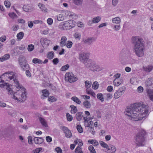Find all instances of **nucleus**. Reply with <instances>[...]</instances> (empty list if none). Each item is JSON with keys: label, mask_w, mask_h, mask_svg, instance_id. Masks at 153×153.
Instances as JSON below:
<instances>
[{"label": "nucleus", "mask_w": 153, "mask_h": 153, "mask_svg": "<svg viewBox=\"0 0 153 153\" xmlns=\"http://www.w3.org/2000/svg\"><path fill=\"white\" fill-rule=\"evenodd\" d=\"M10 55L9 54H6L0 58V61L4 62L8 59L10 58Z\"/></svg>", "instance_id": "28"}, {"label": "nucleus", "mask_w": 153, "mask_h": 153, "mask_svg": "<svg viewBox=\"0 0 153 153\" xmlns=\"http://www.w3.org/2000/svg\"><path fill=\"white\" fill-rule=\"evenodd\" d=\"M117 150V148L115 146L113 145H110L107 150V153H114Z\"/></svg>", "instance_id": "17"}, {"label": "nucleus", "mask_w": 153, "mask_h": 153, "mask_svg": "<svg viewBox=\"0 0 153 153\" xmlns=\"http://www.w3.org/2000/svg\"><path fill=\"white\" fill-rule=\"evenodd\" d=\"M75 152L77 153H83L82 148L79 146H77L75 150Z\"/></svg>", "instance_id": "57"}, {"label": "nucleus", "mask_w": 153, "mask_h": 153, "mask_svg": "<svg viewBox=\"0 0 153 153\" xmlns=\"http://www.w3.org/2000/svg\"><path fill=\"white\" fill-rule=\"evenodd\" d=\"M69 68V65L68 64H67L65 65L62 66L60 69V70L62 71H65L67 70Z\"/></svg>", "instance_id": "53"}, {"label": "nucleus", "mask_w": 153, "mask_h": 153, "mask_svg": "<svg viewBox=\"0 0 153 153\" xmlns=\"http://www.w3.org/2000/svg\"><path fill=\"white\" fill-rule=\"evenodd\" d=\"M83 0H73L74 3L77 5H80L82 4Z\"/></svg>", "instance_id": "51"}, {"label": "nucleus", "mask_w": 153, "mask_h": 153, "mask_svg": "<svg viewBox=\"0 0 153 153\" xmlns=\"http://www.w3.org/2000/svg\"><path fill=\"white\" fill-rule=\"evenodd\" d=\"M33 23L35 24H42L43 23V21L39 19L35 20L33 21Z\"/></svg>", "instance_id": "63"}, {"label": "nucleus", "mask_w": 153, "mask_h": 153, "mask_svg": "<svg viewBox=\"0 0 153 153\" xmlns=\"http://www.w3.org/2000/svg\"><path fill=\"white\" fill-rule=\"evenodd\" d=\"M24 36V33L22 32H21L18 33L17 35V39L19 40L22 39Z\"/></svg>", "instance_id": "45"}, {"label": "nucleus", "mask_w": 153, "mask_h": 153, "mask_svg": "<svg viewBox=\"0 0 153 153\" xmlns=\"http://www.w3.org/2000/svg\"><path fill=\"white\" fill-rule=\"evenodd\" d=\"M96 40V38L94 37H88L83 39V42L88 45L91 44Z\"/></svg>", "instance_id": "13"}, {"label": "nucleus", "mask_w": 153, "mask_h": 153, "mask_svg": "<svg viewBox=\"0 0 153 153\" xmlns=\"http://www.w3.org/2000/svg\"><path fill=\"white\" fill-rule=\"evenodd\" d=\"M143 68L144 71L146 72H150L153 69V66L152 65L143 66Z\"/></svg>", "instance_id": "20"}, {"label": "nucleus", "mask_w": 153, "mask_h": 153, "mask_svg": "<svg viewBox=\"0 0 153 153\" xmlns=\"http://www.w3.org/2000/svg\"><path fill=\"white\" fill-rule=\"evenodd\" d=\"M54 56V53L52 52H50L47 54V57L49 59H52Z\"/></svg>", "instance_id": "46"}, {"label": "nucleus", "mask_w": 153, "mask_h": 153, "mask_svg": "<svg viewBox=\"0 0 153 153\" xmlns=\"http://www.w3.org/2000/svg\"><path fill=\"white\" fill-rule=\"evenodd\" d=\"M76 127L79 133H81L83 132L82 128L80 125L77 124H76Z\"/></svg>", "instance_id": "44"}, {"label": "nucleus", "mask_w": 153, "mask_h": 153, "mask_svg": "<svg viewBox=\"0 0 153 153\" xmlns=\"http://www.w3.org/2000/svg\"><path fill=\"white\" fill-rule=\"evenodd\" d=\"M85 87L86 89H89L91 87L92 83L91 82L89 81L86 80L85 82Z\"/></svg>", "instance_id": "43"}, {"label": "nucleus", "mask_w": 153, "mask_h": 153, "mask_svg": "<svg viewBox=\"0 0 153 153\" xmlns=\"http://www.w3.org/2000/svg\"><path fill=\"white\" fill-rule=\"evenodd\" d=\"M88 150L91 153H96V151L92 146H89Z\"/></svg>", "instance_id": "58"}, {"label": "nucleus", "mask_w": 153, "mask_h": 153, "mask_svg": "<svg viewBox=\"0 0 153 153\" xmlns=\"http://www.w3.org/2000/svg\"><path fill=\"white\" fill-rule=\"evenodd\" d=\"M38 6L41 9V10L42 11L44 12H48V9L46 7H45V5L41 3H39L38 4Z\"/></svg>", "instance_id": "31"}, {"label": "nucleus", "mask_w": 153, "mask_h": 153, "mask_svg": "<svg viewBox=\"0 0 153 153\" xmlns=\"http://www.w3.org/2000/svg\"><path fill=\"white\" fill-rule=\"evenodd\" d=\"M15 74L13 72H7L2 74L0 76V87L3 88L7 86V85H9L8 83H5L4 80L3 79H4L7 81L13 80L14 82V80L17 79L15 78Z\"/></svg>", "instance_id": "5"}, {"label": "nucleus", "mask_w": 153, "mask_h": 153, "mask_svg": "<svg viewBox=\"0 0 153 153\" xmlns=\"http://www.w3.org/2000/svg\"><path fill=\"white\" fill-rule=\"evenodd\" d=\"M39 119L40 123L43 126L45 127H48L47 122L45 119L41 117H39Z\"/></svg>", "instance_id": "25"}, {"label": "nucleus", "mask_w": 153, "mask_h": 153, "mask_svg": "<svg viewBox=\"0 0 153 153\" xmlns=\"http://www.w3.org/2000/svg\"><path fill=\"white\" fill-rule=\"evenodd\" d=\"M74 143L76 145L78 144L79 145L78 146H79L80 147L83 145V143L82 140L80 139H77L74 140Z\"/></svg>", "instance_id": "33"}, {"label": "nucleus", "mask_w": 153, "mask_h": 153, "mask_svg": "<svg viewBox=\"0 0 153 153\" xmlns=\"http://www.w3.org/2000/svg\"><path fill=\"white\" fill-rule=\"evenodd\" d=\"M14 83L16 87V91L14 95L13 99L17 102L25 101L26 98L25 89L20 85L17 79L14 80Z\"/></svg>", "instance_id": "3"}, {"label": "nucleus", "mask_w": 153, "mask_h": 153, "mask_svg": "<svg viewBox=\"0 0 153 153\" xmlns=\"http://www.w3.org/2000/svg\"><path fill=\"white\" fill-rule=\"evenodd\" d=\"M34 49V46L32 44H30L28 46L27 50L28 51L31 52Z\"/></svg>", "instance_id": "55"}, {"label": "nucleus", "mask_w": 153, "mask_h": 153, "mask_svg": "<svg viewBox=\"0 0 153 153\" xmlns=\"http://www.w3.org/2000/svg\"><path fill=\"white\" fill-rule=\"evenodd\" d=\"M112 22L115 24L111 26V27L115 31L120 30L121 28L120 23L121 22L120 18L118 17H116L111 19Z\"/></svg>", "instance_id": "9"}, {"label": "nucleus", "mask_w": 153, "mask_h": 153, "mask_svg": "<svg viewBox=\"0 0 153 153\" xmlns=\"http://www.w3.org/2000/svg\"><path fill=\"white\" fill-rule=\"evenodd\" d=\"M65 16H69L71 17L72 19H76L78 17L76 14L72 12L66 11L64 12Z\"/></svg>", "instance_id": "19"}, {"label": "nucleus", "mask_w": 153, "mask_h": 153, "mask_svg": "<svg viewBox=\"0 0 153 153\" xmlns=\"http://www.w3.org/2000/svg\"><path fill=\"white\" fill-rule=\"evenodd\" d=\"M125 113L130 119L135 121L140 120L148 115L149 107L144 104L141 105L137 104L133 106H128Z\"/></svg>", "instance_id": "1"}, {"label": "nucleus", "mask_w": 153, "mask_h": 153, "mask_svg": "<svg viewBox=\"0 0 153 153\" xmlns=\"http://www.w3.org/2000/svg\"><path fill=\"white\" fill-rule=\"evenodd\" d=\"M73 44V43L71 41L68 40L67 41L65 46L68 48H70L72 47Z\"/></svg>", "instance_id": "52"}, {"label": "nucleus", "mask_w": 153, "mask_h": 153, "mask_svg": "<svg viewBox=\"0 0 153 153\" xmlns=\"http://www.w3.org/2000/svg\"><path fill=\"white\" fill-rule=\"evenodd\" d=\"M22 8L24 11L25 12H30L32 10L31 8L28 5H24Z\"/></svg>", "instance_id": "30"}, {"label": "nucleus", "mask_w": 153, "mask_h": 153, "mask_svg": "<svg viewBox=\"0 0 153 153\" xmlns=\"http://www.w3.org/2000/svg\"><path fill=\"white\" fill-rule=\"evenodd\" d=\"M34 141L36 144H40L43 142L42 138L35 137L34 138Z\"/></svg>", "instance_id": "29"}, {"label": "nucleus", "mask_w": 153, "mask_h": 153, "mask_svg": "<svg viewBox=\"0 0 153 153\" xmlns=\"http://www.w3.org/2000/svg\"><path fill=\"white\" fill-rule=\"evenodd\" d=\"M18 61L19 65L23 71L29 70V65L27 63L26 60L24 56H20Z\"/></svg>", "instance_id": "8"}, {"label": "nucleus", "mask_w": 153, "mask_h": 153, "mask_svg": "<svg viewBox=\"0 0 153 153\" xmlns=\"http://www.w3.org/2000/svg\"><path fill=\"white\" fill-rule=\"evenodd\" d=\"M72 100L78 104H80L81 101L80 100L76 97H73L71 98Z\"/></svg>", "instance_id": "36"}, {"label": "nucleus", "mask_w": 153, "mask_h": 153, "mask_svg": "<svg viewBox=\"0 0 153 153\" xmlns=\"http://www.w3.org/2000/svg\"><path fill=\"white\" fill-rule=\"evenodd\" d=\"M70 107L71 108V113H75L77 112V110L76 107L72 105L70 106Z\"/></svg>", "instance_id": "40"}, {"label": "nucleus", "mask_w": 153, "mask_h": 153, "mask_svg": "<svg viewBox=\"0 0 153 153\" xmlns=\"http://www.w3.org/2000/svg\"><path fill=\"white\" fill-rule=\"evenodd\" d=\"M123 94L120 93L118 91H117L116 92L114 93V97L116 99H117L119 98Z\"/></svg>", "instance_id": "38"}, {"label": "nucleus", "mask_w": 153, "mask_h": 153, "mask_svg": "<svg viewBox=\"0 0 153 153\" xmlns=\"http://www.w3.org/2000/svg\"><path fill=\"white\" fill-rule=\"evenodd\" d=\"M147 96L150 100H153V89H147L146 90Z\"/></svg>", "instance_id": "27"}, {"label": "nucleus", "mask_w": 153, "mask_h": 153, "mask_svg": "<svg viewBox=\"0 0 153 153\" xmlns=\"http://www.w3.org/2000/svg\"><path fill=\"white\" fill-rule=\"evenodd\" d=\"M48 100L49 102H53L56 101L57 99L54 96H51L48 97Z\"/></svg>", "instance_id": "49"}, {"label": "nucleus", "mask_w": 153, "mask_h": 153, "mask_svg": "<svg viewBox=\"0 0 153 153\" xmlns=\"http://www.w3.org/2000/svg\"><path fill=\"white\" fill-rule=\"evenodd\" d=\"M65 79L66 81L72 83L77 81L78 78L72 72H68L65 74Z\"/></svg>", "instance_id": "10"}, {"label": "nucleus", "mask_w": 153, "mask_h": 153, "mask_svg": "<svg viewBox=\"0 0 153 153\" xmlns=\"http://www.w3.org/2000/svg\"><path fill=\"white\" fill-rule=\"evenodd\" d=\"M99 86L98 83L97 82H94L92 85V88L96 90L98 89Z\"/></svg>", "instance_id": "50"}, {"label": "nucleus", "mask_w": 153, "mask_h": 153, "mask_svg": "<svg viewBox=\"0 0 153 153\" xmlns=\"http://www.w3.org/2000/svg\"><path fill=\"white\" fill-rule=\"evenodd\" d=\"M7 86L6 87V88L7 91V94L8 95L11 96V97L13 99L14 95L15 94V92H14L12 89L11 86L9 84L7 85Z\"/></svg>", "instance_id": "15"}, {"label": "nucleus", "mask_w": 153, "mask_h": 153, "mask_svg": "<svg viewBox=\"0 0 153 153\" xmlns=\"http://www.w3.org/2000/svg\"><path fill=\"white\" fill-rule=\"evenodd\" d=\"M5 7L7 8H9L10 6V2L8 1H5L4 2Z\"/></svg>", "instance_id": "61"}, {"label": "nucleus", "mask_w": 153, "mask_h": 153, "mask_svg": "<svg viewBox=\"0 0 153 153\" xmlns=\"http://www.w3.org/2000/svg\"><path fill=\"white\" fill-rule=\"evenodd\" d=\"M9 16L12 19H14L16 17H17V16L16 14L13 12L10 13H9Z\"/></svg>", "instance_id": "60"}, {"label": "nucleus", "mask_w": 153, "mask_h": 153, "mask_svg": "<svg viewBox=\"0 0 153 153\" xmlns=\"http://www.w3.org/2000/svg\"><path fill=\"white\" fill-rule=\"evenodd\" d=\"M126 90V88L125 86H123L119 88V89L117 90L118 91H119L120 93H121L122 94L124 93Z\"/></svg>", "instance_id": "56"}, {"label": "nucleus", "mask_w": 153, "mask_h": 153, "mask_svg": "<svg viewBox=\"0 0 153 153\" xmlns=\"http://www.w3.org/2000/svg\"><path fill=\"white\" fill-rule=\"evenodd\" d=\"M99 143L100 145L102 147L106 148L107 149L109 146L107 143L102 141H100Z\"/></svg>", "instance_id": "48"}, {"label": "nucleus", "mask_w": 153, "mask_h": 153, "mask_svg": "<svg viewBox=\"0 0 153 153\" xmlns=\"http://www.w3.org/2000/svg\"><path fill=\"white\" fill-rule=\"evenodd\" d=\"M82 104L84 107L87 108H90L91 107L90 102L87 100L84 101L83 102Z\"/></svg>", "instance_id": "32"}, {"label": "nucleus", "mask_w": 153, "mask_h": 153, "mask_svg": "<svg viewBox=\"0 0 153 153\" xmlns=\"http://www.w3.org/2000/svg\"><path fill=\"white\" fill-rule=\"evenodd\" d=\"M99 143L100 145L102 147L106 148L107 149L109 146L107 143L102 141H100Z\"/></svg>", "instance_id": "47"}, {"label": "nucleus", "mask_w": 153, "mask_h": 153, "mask_svg": "<svg viewBox=\"0 0 153 153\" xmlns=\"http://www.w3.org/2000/svg\"><path fill=\"white\" fill-rule=\"evenodd\" d=\"M133 44V51L138 57H141L144 55L145 48L142 42L143 39L140 37H133L131 39Z\"/></svg>", "instance_id": "2"}, {"label": "nucleus", "mask_w": 153, "mask_h": 153, "mask_svg": "<svg viewBox=\"0 0 153 153\" xmlns=\"http://www.w3.org/2000/svg\"><path fill=\"white\" fill-rule=\"evenodd\" d=\"M62 129L65 134V136L67 138H70L72 136V133L71 131L65 126L62 127Z\"/></svg>", "instance_id": "14"}, {"label": "nucleus", "mask_w": 153, "mask_h": 153, "mask_svg": "<svg viewBox=\"0 0 153 153\" xmlns=\"http://www.w3.org/2000/svg\"><path fill=\"white\" fill-rule=\"evenodd\" d=\"M82 113L81 112H78L76 114V119L78 121L80 120L82 118Z\"/></svg>", "instance_id": "41"}, {"label": "nucleus", "mask_w": 153, "mask_h": 153, "mask_svg": "<svg viewBox=\"0 0 153 153\" xmlns=\"http://www.w3.org/2000/svg\"><path fill=\"white\" fill-rule=\"evenodd\" d=\"M74 38L77 40H80L81 38V34L78 32H76L73 34Z\"/></svg>", "instance_id": "37"}, {"label": "nucleus", "mask_w": 153, "mask_h": 153, "mask_svg": "<svg viewBox=\"0 0 153 153\" xmlns=\"http://www.w3.org/2000/svg\"><path fill=\"white\" fill-rule=\"evenodd\" d=\"M86 67L90 70L93 72H100L102 71L103 68L94 61L91 60L89 61V63H87Z\"/></svg>", "instance_id": "7"}, {"label": "nucleus", "mask_w": 153, "mask_h": 153, "mask_svg": "<svg viewBox=\"0 0 153 153\" xmlns=\"http://www.w3.org/2000/svg\"><path fill=\"white\" fill-rule=\"evenodd\" d=\"M147 96L150 100H153V89H147L146 90Z\"/></svg>", "instance_id": "26"}, {"label": "nucleus", "mask_w": 153, "mask_h": 153, "mask_svg": "<svg viewBox=\"0 0 153 153\" xmlns=\"http://www.w3.org/2000/svg\"><path fill=\"white\" fill-rule=\"evenodd\" d=\"M88 142L89 143L92 144L94 146H97L99 144L98 142L95 140H89Z\"/></svg>", "instance_id": "34"}, {"label": "nucleus", "mask_w": 153, "mask_h": 153, "mask_svg": "<svg viewBox=\"0 0 153 153\" xmlns=\"http://www.w3.org/2000/svg\"><path fill=\"white\" fill-rule=\"evenodd\" d=\"M64 12L62 14H59L57 16V19L59 21H62L64 19Z\"/></svg>", "instance_id": "39"}, {"label": "nucleus", "mask_w": 153, "mask_h": 153, "mask_svg": "<svg viewBox=\"0 0 153 153\" xmlns=\"http://www.w3.org/2000/svg\"><path fill=\"white\" fill-rule=\"evenodd\" d=\"M84 124L86 129H88V128L92 127L93 122L91 120V118L90 117H84Z\"/></svg>", "instance_id": "12"}, {"label": "nucleus", "mask_w": 153, "mask_h": 153, "mask_svg": "<svg viewBox=\"0 0 153 153\" xmlns=\"http://www.w3.org/2000/svg\"><path fill=\"white\" fill-rule=\"evenodd\" d=\"M101 20V18L100 16H97L94 17L92 21L91 22L89 21L88 22V24L91 25V24L92 23H97L99 22Z\"/></svg>", "instance_id": "21"}, {"label": "nucleus", "mask_w": 153, "mask_h": 153, "mask_svg": "<svg viewBox=\"0 0 153 153\" xmlns=\"http://www.w3.org/2000/svg\"><path fill=\"white\" fill-rule=\"evenodd\" d=\"M66 117L67 120L68 121H71L73 120V117L71 115H70L68 113L66 114Z\"/></svg>", "instance_id": "59"}, {"label": "nucleus", "mask_w": 153, "mask_h": 153, "mask_svg": "<svg viewBox=\"0 0 153 153\" xmlns=\"http://www.w3.org/2000/svg\"><path fill=\"white\" fill-rule=\"evenodd\" d=\"M47 23L49 25H51L53 23V19L51 18H48L47 21Z\"/></svg>", "instance_id": "64"}, {"label": "nucleus", "mask_w": 153, "mask_h": 153, "mask_svg": "<svg viewBox=\"0 0 153 153\" xmlns=\"http://www.w3.org/2000/svg\"><path fill=\"white\" fill-rule=\"evenodd\" d=\"M145 84L147 87L153 88V78H149L147 79L145 82Z\"/></svg>", "instance_id": "16"}, {"label": "nucleus", "mask_w": 153, "mask_h": 153, "mask_svg": "<svg viewBox=\"0 0 153 153\" xmlns=\"http://www.w3.org/2000/svg\"><path fill=\"white\" fill-rule=\"evenodd\" d=\"M120 76L121 74H120L117 73L115 74L114 75L113 77L114 78V79H122L120 78Z\"/></svg>", "instance_id": "62"}, {"label": "nucleus", "mask_w": 153, "mask_h": 153, "mask_svg": "<svg viewBox=\"0 0 153 153\" xmlns=\"http://www.w3.org/2000/svg\"><path fill=\"white\" fill-rule=\"evenodd\" d=\"M67 39L66 37L65 36H62L61 38V41L60 43V45L61 47H64L66 45Z\"/></svg>", "instance_id": "24"}, {"label": "nucleus", "mask_w": 153, "mask_h": 153, "mask_svg": "<svg viewBox=\"0 0 153 153\" xmlns=\"http://www.w3.org/2000/svg\"><path fill=\"white\" fill-rule=\"evenodd\" d=\"M42 95L41 96V98L44 99L45 98L48 97L49 94V91L48 90L45 89L42 91Z\"/></svg>", "instance_id": "23"}, {"label": "nucleus", "mask_w": 153, "mask_h": 153, "mask_svg": "<svg viewBox=\"0 0 153 153\" xmlns=\"http://www.w3.org/2000/svg\"><path fill=\"white\" fill-rule=\"evenodd\" d=\"M86 129L92 134L94 135L95 134V131L94 130V128L92 126L88 128V129Z\"/></svg>", "instance_id": "54"}, {"label": "nucleus", "mask_w": 153, "mask_h": 153, "mask_svg": "<svg viewBox=\"0 0 153 153\" xmlns=\"http://www.w3.org/2000/svg\"><path fill=\"white\" fill-rule=\"evenodd\" d=\"M32 62L34 64H42L43 62L42 60L37 58H35L33 59Z\"/></svg>", "instance_id": "35"}, {"label": "nucleus", "mask_w": 153, "mask_h": 153, "mask_svg": "<svg viewBox=\"0 0 153 153\" xmlns=\"http://www.w3.org/2000/svg\"><path fill=\"white\" fill-rule=\"evenodd\" d=\"M97 96V99L100 100L101 102H103L104 101L103 96L102 93L98 94Z\"/></svg>", "instance_id": "42"}, {"label": "nucleus", "mask_w": 153, "mask_h": 153, "mask_svg": "<svg viewBox=\"0 0 153 153\" xmlns=\"http://www.w3.org/2000/svg\"><path fill=\"white\" fill-rule=\"evenodd\" d=\"M146 131L143 129L140 130L134 137L135 143L138 146H144L146 143Z\"/></svg>", "instance_id": "4"}, {"label": "nucleus", "mask_w": 153, "mask_h": 153, "mask_svg": "<svg viewBox=\"0 0 153 153\" xmlns=\"http://www.w3.org/2000/svg\"><path fill=\"white\" fill-rule=\"evenodd\" d=\"M123 82V79H114L113 81V84L115 86H118Z\"/></svg>", "instance_id": "22"}, {"label": "nucleus", "mask_w": 153, "mask_h": 153, "mask_svg": "<svg viewBox=\"0 0 153 153\" xmlns=\"http://www.w3.org/2000/svg\"><path fill=\"white\" fill-rule=\"evenodd\" d=\"M87 55L86 53L82 51L80 52L79 54V59L80 60L83 62L86 66L87 63H89V61L91 60L88 58Z\"/></svg>", "instance_id": "11"}, {"label": "nucleus", "mask_w": 153, "mask_h": 153, "mask_svg": "<svg viewBox=\"0 0 153 153\" xmlns=\"http://www.w3.org/2000/svg\"><path fill=\"white\" fill-rule=\"evenodd\" d=\"M40 42L43 47L48 46L50 43V41L46 38H42L40 39Z\"/></svg>", "instance_id": "18"}, {"label": "nucleus", "mask_w": 153, "mask_h": 153, "mask_svg": "<svg viewBox=\"0 0 153 153\" xmlns=\"http://www.w3.org/2000/svg\"><path fill=\"white\" fill-rule=\"evenodd\" d=\"M76 22L73 20H69L60 23L58 27L62 30L70 29L74 27L76 25Z\"/></svg>", "instance_id": "6"}]
</instances>
